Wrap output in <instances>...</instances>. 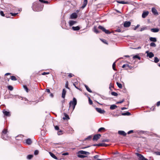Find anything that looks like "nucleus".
I'll list each match as a JSON object with an SVG mask.
<instances>
[{"mask_svg":"<svg viewBox=\"0 0 160 160\" xmlns=\"http://www.w3.org/2000/svg\"><path fill=\"white\" fill-rule=\"evenodd\" d=\"M32 8L34 11L39 12L42 10L43 6L38 2H35L32 3Z\"/></svg>","mask_w":160,"mask_h":160,"instance_id":"nucleus-1","label":"nucleus"},{"mask_svg":"<svg viewBox=\"0 0 160 160\" xmlns=\"http://www.w3.org/2000/svg\"><path fill=\"white\" fill-rule=\"evenodd\" d=\"M77 104V100L75 98H73L72 100L69 103V108L72 107V110L73 111L75 106Z\"/></svg>","mask_w":160,"mask_h":160,"instance_id":"nucleus-2","label":"nucleus"},{"mask_svg":"<svg viewBox=\"0 0 160 160\" xmlns=\"http://www.w3.org/2000/svg\"><path fill=\"white\" fill-rule=\"evenodd\" d=\"M98 28L99 29L101 30L103 32H105L106 34H109L111 33L109 30L106 29L104 27L101 26H99Z\"/></svg>","mask_w":160,"mask_h":160,"instance_id":"nucleus-3","label":"nucleus"},{"mask_svg":"<svg viewBox=\"0 0 160 160\" xmlns=\"http://www.w3.org/2000/svg\"><path fill=\"white\" fill-rule=\"evenodd\" d=\"M95 109L97 112L101 114H103L105 112L104 110H102L101 108H96Z\"/></svg>","mask_w":160,"mask_h":160,"instance_id":"nucleus-4","label":"nucleus"},{"mask_svg":"<svg viewBox=\"0 0 160 160\" xmlns=\"http://www.w3.org/2000/svg\"><path fill=\"white\" fill-rule=\"evenodd\" d=\"M78 154L89 155L90 153L88 152L83 151V150H80L78 152Z\"/></svg>","mask_w":160,"mask_h":160,"instance_id":"nucleus-5","label":"nucleus"},{"mask_svg":"<svg viewBox=\"0 0 160 160\" xmlns=\"http://www.w3.org/2000/svg\"><path fill=\"white\" fill-rule=\"evenodd\" d=\"M101 136V135L100 134H96L94 135L93 138V141H97L100 138Z\"/></svg>","mask_w":160,"mask_h":160,"instance_id":"nucleus-6","label":"nucleus"},{"mask_svg":"<svg viewBox=\"0 0 160 160\" xmlns=\"http://www.w3.org/2000/svg\"><path fill=\"white\" fill-rule=\"evenodd\" d=\"M8 130L6 129H4L2 131L1 133V138H4L5 137H3L4 135L7 134Z\"/></svg>","mask_w":160,"mask_h":160,"instance_id":"nucleus-7","label":"nucleus"},{"mask_svg":"<svg viewBox=\"0 0 160 160\" xmlns=\"http://www.w3.org/2000/svg\"><path fill=\"white\" fill-rule=\"evenodd\" d=\"M131 25V22L129 21H126L123 24L124 27L126 28L130 26Z\"/></svg>","mask_w":160,"mask_h":160,"instance_id":"nucleus-8","label":"nucleus"},{"mask_svg":"<svg viewBox=\"0 0 160 160\" xmlns=\"http://www.w3.org/2000/svg\"><path fill=\"white\" fill-rule=\"evenodd\" d=\"M149 12L148 11H144L142 14V17L143 18H145L148 14Z\"/></svg>","mask_w":160,"mask_h":160,"instance_id":"nucleus-9","label":"nucleus"},{"mask_svg":"<svg viewBox=\"0 0 160 160\" xmlns=\"http://www.w3.org/2000/svg\"><path fill=\"white\" fill-rule=\"evenodd\" d=\"M88 3V0H83V4L82 7H81V8L82 9H84L86 6L87 5Z\"/></svg>","mask_w":160,"mask_h":160,"instance_id":"nucleus-10","label":"nucleus"},{"mask_svg":"<svg viewBox=\"0 0 160 160\" xmlns=\"http://www.w3.org/2000/svg\"><path fill=\"white\" fill-rule=\"evenodd\" d=\"M152 13L155 15H157L158 14L157 10L154 8H152Z\"/></svg>","mask_w":160,"mask_h":160,"instance_id":"nucleus-11","label":"nucleus"},{"mask_svg":"<svg viewBox=\"0 0 160 160\" xmlns=\"http://www.w3.org/2000/svg\"><path fill=\"white\" fill-rule=\"evenodd\" d=\"M77 17V15L76 13H72L70 16V18L71 19H75Z\"/></svg>","mask_w":160,"mask_h":160,"instance_id":"nucleus-12","label":"nucleus"},{"mask_svg":"<svg viewBox=\"0 0 160 160\" xmlns=\"http://www.w3.org/2000/svg\"><path fill=\"white\" fill-rule=\"evenodd\" d=\"M32 142V141L31 139L30 138H28L25 140V143L28 145H31Z\"/></svg>","mask_w":160,"mask_h":160,"instance_id":"nucleus-13","label":"nucleus"},{"mask_svg":"<svg viewBox=\"0 0 160 160\" xmlns=\"http://www.w3.org/2000/svg\"><path fill=\"white\" fill-rule=\"evenodd\" d=\"M3 112L4 115L6 116L9 117L10 116V114L9 112L5 110H3Z\"/></svg>","mask_w":160,"mask_h":160,"instance_id":"nucleus-14","label":"nucleus"},{"mask_svg":"<svg viewBox=\"0 0 160 160\" xmlns=\"http://www.w3.org/2000/svg\"><path fill=\"white\" fill-rule=\"evenodd\" d=\"M76 23V21L73 20H70L69 22V25L70 26L74 25Z\"/></svg>","mask_w":160,"mask_h":160,"instance_id":"nucleus-15","label":"nucleus"},{"mask_svg":"<svg viewBox=\"0 0 160 160\" xmlns=\"http://www.w3.org/2000/svg\"><path fill=\"white\" fill-rule=\"evenodd\" d=\"M118 133L124 136H126L127 134L126 133L123 131H118Z\"/></svg>","mask_w":160,"mask_h":160,"instance_id":"nucleus-16","label":"nucleus"},{"mask_svg":"<svg viewBox=\"0 0 160 160\" xmlns=\"http://www.w3.org/2000/svg\"><path fill=\"white\" fill-rule=\"evenodd\" d=\"M146 52L147 53V56L150 58H151L154 56V54L152 52H148V51H147Z\"/></svg>","mask_w":160,"mask_h":160,"instance_id":"nucleus-17","label":"nucleus"},{"mask_svg":"<svg viewBox=\"0 0 160 160\" xmlns=\"http://www.w3.org/2000/svg\"><path fill=\"white\" fill-rule=\"evenodd\" d=\"M117 2L119 3L122 4H129L130 2H125L123 1H117Z\"/></svg>","mask_w":160,"mask_h":160,"instance_id":"nucleus-18","label":"nucleus"},{"mask_svg":"<svg viewBox=\"0 0 160 160\" xmlns=\"http://www.w3.org/2000/svg\"><path fill=\"white\" fill-rule=\"evenodd\" d=\"M151 32H157L159 31V29L158 28H153L151 29Z\"/></svg>","mask_w":160,"mask_h":160,"instance_id":"nucleus-19","label":"nucleus"},{"mask_svg":"<svg viewBox=\"0 0 160 160\" xmlns=\"http://www.w3.org/2000/svg\"><path fill=\"white\" fill-rule=\"evenodd\" d=\"M66 92V90H65V89H63L62 90V97L63 98H65Z\"/></svg>","mask_w":160,"mask_h":160,"instance_id":"nucleus-20","label":"nucleus"},{"mask_svg":"<svg viewBox=\"0 0 160 160\" xmlns=\"http://www.w3.org/2000/svg\"><path fill=\"white\" fill-rule=\"evenodd\" d=\"M117 107V106L115 104H112L111 105L110 109L111 110H114Z\"/></svg>","mask_w":160,"mask_h":160,"instance_id":"nucleus-21","label":"nucleus"},{"mask_svg":"<svg viewBox=\"0 0 160 160\" xmlns=\"http://www.w3.org/2000/svg\"><path fill=\"white\" fill-rule=\"evenodd\" d=\"M49 153L50 155L51 156V157H52V158H54L55 159H57L58 158L56 156H55V155L53 154L51 152H49Z\"/></svg>","mask_w":160,"mask_h":160,"instance_id":"nucleus-22","label":"nucleus"},{"mask_svg":"<svg viewBox=\"0 0 160 160\" xmlns=\"http://www.w3.org/2000/svg\"><path fill=\"white\" fill-rule=\"evenodd\" d=\"M72 29L74 31H78L80 29V28L78 26H77L76 27H72Z\"/></svg>","mask_w":160,"mask_h":160,"instance_id":"nucleus-23","label":"nucleus"},{"mask_svg":"<svg viewBox=\"0 0 160 160\" xmlns=\"http://www.w3.org/2000/svg\"><path fill=\"white\" fill-rule=\"evenodd\" d=\"M121 114L123 116H129L131 115V113L128 112H127L125 113H122Z\"/></svg>","mask_w":160,"mask_h":160,"instance_id":"nucleus-24","label":"nucleus"},{"mask_svg":"<svg viewBox=\"0 0 160 160\" xmlns=\"http://www.w3.org/2000/svg\"><path fill=\"white\" fill-rule=\"evenodd\" d=\"M64 114L65 117L63 118V120L69 119V116L67 114H66L65 113H64Z\"/></svg>","mask_w":160,"mask_h":160,"instance_id":"nucleus-25","label":"nucleus"},{"mask_svg":"<svg viewBox=\"0 0 160 160\" xmlns=\"http://www.w3.org/2000/svg\"><path fill=\"white\" fill-rule=\"evenodd\" d=\"M149 40L151 42H156L157 41V39L155 38L151 37L149 38Z\"/></svg>","mask_w":160,"mask_h":160,"instance_id":"nucleus-26","label":"nucleus"},{"mask_svg":"<svg viewBox=\"0 0 160 160\" xmlns=\"http://www.w3.org/2000/svg\"><path fill=\"white\" fill-rule=\"evenodd\" d=\"M98 146H107L108 145L105 143H100L97 145Z\"/></svg>","mask_w":160,"mask_h":160,"instance_id":"nucleus-27","label":"nucleus"},{"mask_svg":"<svg viewBox=\"0 0 160 160\" xmlns=\"http://www.w3.org/2000/svg\"><path fill=\"white\" fill-rule=\"evenodd\" d=\"M93 31L94 32L97 34L98 33L100 32L97 29L96 27H94Z\"/></svg>","mask_w":160,"mask_h":160,"instance_id":"nucleus-28","label":"nucleus"},{"mask_svg":"<svg viewBox=\"0 0 160 160\" xmlns=\"http://www.w3.org/2000/svg\"><path fill=\"white\" fill-rule=\"evenodd\" d=\"M78 157L81 158H83L86 157V156L82 155V154H78Z\"/></svg>","mask_w":160,"mask_h":160,"instance_id":"nucleus-29","label":"nucleus"},{"mask_svg":"<svg viewBox=\"0 0 160 160\" xmlns=\"http://www.w3.org/2000/svg\"><path fill=\"white\" fill-rule=\"evenodd\" d=\"M85 87L87 90L89 92H92L91 90L89 88V87L86 85H85Z\"/></svg>","mask_w":160,"mask_h":160,"instance_id":"nucleus-30","label":"nucleus"},{"mask_svg":"<svg viewBox=\"0 0 160 160\" xmlns=\"http://www.w3.org/2000/svg\"><path fill=\"white\" fill-rule=\"evenodd\" d=\"M133 59H135L136 58H138L139 60H140V57L138 55H135L133 57Z\"/></svg>","mask_w":160,"mask_h":160,"instance_id":"nucleus-31","label":"nucleus"},{"mask_svg":"<svg viewBox=\"0 0 160 160\" xmlns=\"http://www.w3.org/2000/svg\"><path fill=\"white\" fill-rule=\"evenodd\" d=\"M63 131L62 130L59 129L58 130V135H62L63 134Z\"/></svg>","mask_w":160,"mask_h":160,"instance_id":"nucleus-32","label":"nucleus"},{"mask_svg":"<svg viewBox=\"0 0 160 160\" xmlns=\"http://www.w3.org/2000/svg\"><path fill=\"white\" fill-rule=\"evenodd\" d=\"M105 130V129L104 128L102 127L99 128L98 130L99 132H101L102 131H104Z\"/></svg>","mask_w":160,"mask_h":160,"instance_id":"nucleus-33","label":"nucleus"},{"mask_svg":"<svg viewBox=\"0 0 160 160\" xmlns=\"http://www.w3.org/2000/svg\"><path fill=\"white\" fill-rule=\"evenodd\" d=\"M99 157V155H97L94 156L93 157V158L95 159H97V160H102L101 159H98V158Z\"/></svg>","mask_w":160,"mask_h":160,"instance_id":"nucleus-34","label":"nucleus"},{"mask_svg":"<svg viewBox=\"0 0 160 160\" xmlns=\"http://www.w3.org/2000/svg\"><path fill=\"white\" fill-rule=\"evenodd\" d=\"M117 84L118 87L120 88H122V86L121 84L119 83L118 82H117Z\"/></svg>","mask_w":160,"mask_h":160,"instance_id":"nucleus-35","label":"nucleus"},{"mask_svg":"<svg viewBox=\"0 0 160 160\" xmlns=\"http://www.w3.org/2000/svg\"><path fill=\"white\" fill-rule=\"evenodd\" d=\"M33 156L31 154H29L27 156V158L28 159H30L31 158H32Z\"/></svg>","mask_w":160,"mask_h":160,"instance_id":"nucleus-36","label":"nucleus"},{"mask_svg":"<svg viewBox=\"0 0 160 160\" xmlns=\"http://www.w3.org/2000/svg\"><path fill=\"white\" fill-rule=\"evenodd\" d=\"M3 137H5L4 138H2L4 140H7L8 138V134H6L4 135H3Z\"/></svg>","mask_w":160,"mask_h":160,"instance_id":"nucleus-37","label":"nucleus"},{"mask_svg":"<svg viewBox=\"0 0 160 160\" xmlns=\"http://www.w3.org/2000/svg\"><path fill=\"white\" fill-rule=\"evenodd\" d=\"M11 79L13 81H16L17 80L16 77L13 76H12L11 77Z\"/></svg>","mask_w":160,"mask_h":160,"instance_id":"nucleus-38","label":"nucleus"},{"mask_svg":"<svg viewBox=\"0 0 160 160\" xmlns=\"http://www.w3.org/2000/svg\"><path fill=\"white\" fill-rule=\"evenodd\" d=\"M23 88H24V89L26 90V91L27 92H28V87H27V86L26 85H23Z\"/></svg>","mask_w":160,"mask_h":160,"instance_id":"nucleus-39","label":"nucleus"},{"mask_svg":"<svg viewBox=\"0 0 160 160\" xmlns=\"http://www.w3.org/2000/svg\"><path fill=\"white\" fill-rule=\"evenodd\" d=\"M141 160H148L147 158H145L143 157V156L141 154Z\"/></svg>","mask_w":160,"mask_h":160,"instance_id":"nucleus-40","label":"nucleus"},{"mask_svg":"<svg viewBox=\"0 0 160 160\" xmlns=\"http://www.w3.org/2000/svg\"><path fill=\"white\" fill-rule=\"evenodd\" d=\"M111 94L112 95L114 96H117L118 95V93L115 92H112L111 93Z\"/></svg>","mask_w":160,"mask_h":160,"instance_id":"nucleus-41","label":"nucleus"},{"mask_svg":"<svg viewBox=\"0 0 160 160\" xmlns=\"http://www.w3.org/2000/svg\"><path fill=\"white\" fill-rule=\"evenodd\" d=\"M150 46L151 47H155L156 46V44L154 42H151L150 44Z\"/></svg>","mask_w":160,"mask_h":160,"instance_id":"nucleus-42","label":"nucleus"},{"mask_svg":"<svg viewBox=\"0 0 160 160\" xmlns=\"http://www.w3.org/2000/svg\"><path fill=\"white\" fill-rule=\"evenodd\" d=\"M159 61V59L157 57H154V62L156 63H157Z\"/></svg>","mask_w":160,"mask_h":160,"instance_id":"nucleus-43","label":"nucleus"},{"mask_svg":"<svg viewBox=\"0 0 160 160\" xmlns=\"http://www.w3.org/2000/svg\"><path fill=\"white\" fill-rule=\"evenodd\" d=\"M8 88L9 90L12 91L13 90V88L12 86L9 85L8 86Z\"/></svg>","mask_w":160,"mask_h":160,"instance_id":"nucleus-44","label":"nucleus"},{"mask_svg":"<svg viewBox=\"0 0 160 160\" xmlns=\"http://www.w3.org/2000/svg\"><path fill=\"white\" fill-rule=\"evenodd\" d=\"M148 28L146 27H144L141 28V31H143L147 29Z\"/></svg>","mask_w":160,"mask_h":160,"instance_id":"nucleus-45","label":"nucleus"},{"mask_svg":"<svg viewBox=\"0 0 160 160\" xmlns=\"http://www.w3.org/2000/svg\"><path fill=\"white\" fill-rule=\"evenodd\" d=\"M115 65H116L115 62L113 63L112 66L113 69L115 71H116V69H115Z\"/></svg>","mask_w":160,"mask_h":160,"instance_id":"nucleus-46","label":"nucleus"},{"mask_svg":"<svg viewBox=\"0 0 160 160\" xmlns=\"http://www.w3.org/2000/svg\"><path fill=\"white\" fill-rule=\"evenodd\" d=\"M14 97L16 98H18V99H20V98H22L21 99L22 100H23V98H22L20 96H19L15 95Z\"/></svg>","mask_w":160,"mask_h":160,"instance_id":"nucleus-47","label":"nucleus"},{"mask_svg":"<svg viewBox=\"0 0 160 160\" xmlns=\"http://www.w3.org/2000/svg\"><path fill=\"white\" fill-rule=\"evenodd\" d=\"M88 101L90 105H92V102L89 97L88 98Z\"/></svg>","mask_w":160,"mask_h":160,"instance_id":"nucleus-48","label":"nucleus"},{"mask_svg":"<svg viewBox=\"0 0 160 160\" xmlns=\"http://www.w3.org/2000/svg\"><path fill=\"white\" fill-rule=\"evenodd\" d=\"M135 154L138 157V160H140V154L139 153L137 152L135 153Z\"/></svg>","mask_w":160,"mask_h":160,"instance_id":"nucleus-49","label":"nucleus"},{"mask_svg":"<svg viewBox=\"0 0 160 160\" xmlns=\"http://www.w3.org/2000/svg\"><path fill=\"white\" fill-rule=\"evenodd\" d=\"M100 40L104 43L108 44V43H107V41L104 39H100Z\"/></svg>","mask_w":160,"mask_h":160,"instance_id":"nucleus-50","label":"nucleus"},{"mask_svg":"<svg viewBox=\"0 0 160 160\" xmlns=\"http://www.w3.org/2000/svg\"><path fill=\"white\" fill-rule=\"evenodd\" d=\"M10 14H11L12 16H15L16 15H17V14H18V13H12V12H10Z\"/></svg>","mask_w":160,"mask_h":160,"instance_id":"nucleus-51","label":"nucleus"},{"mask_svg":"<svg viewBox=\"0 0 160 160\" xmlns=\"http://www.w3.org/2000/svg\"><path fill=\"white\" fill-rule=\"evenodd\" d=\"M0 14L2 16L4 17L5 16V14H4V12L2 11H1L0 12Z\"/></svg>","mask_w":160,"mask_h":160,"instance_id":"nucleus-52","label":"nucleus"},{"mask_svg":"<svg viewBox=\"0 0 160 160\" xmlns=\"http://www.w3.org/2000/svg\"><path fill=\"white\" fill-rule=\"evenodd\" d=\"M101 97L103 99H105L106 100L107 99V98L105 96H104L102 95H101Z\"/></svg>","mask_w":160,"mask_h":160,"instance_id":"nucleus-53","label":"nucleus"},{"mask_svg":"<svg viewBox=\"0 0 160 160\" xmlns=\"http://www.w3.org/2000/svg\"><path fill=\"white\" fill-rule=\"evenodd\" d=\"M38 150H36L35 151H34V154L35 155H37L38 154Z\"/></svg>","mask_w":160,"mask_h":160,"instance_id":"nucleus-54","label":"nucleus"},{"mask_svg":"<svg viewBox=\"0 0 160 160\" xmlns=\"http://www.w3.org/2000/svg\"><path fill=\"white\" fill-rule=\"evenodd\" d=\"M65 87L69 89V88L68 87V81H67L66 82V83L65 84Z\"/></svg>","mask_w":160,"mask_h":160,"instance_id":"nucleus-55","label":"nucleus"},{"mask_svg":"<svg viewBox=\"0 0 160 160\" xmlns=\"http://www.w3.org/2000/svg\"><path fill=\"white\" fill-rule=\"evenodd\" d=\"M55 129L56 130H59V128L58 126H56L54 127Z\"/></svg>","mask_w":160,"mask_h":160,"instance_id":"nucleus-56","label":"nucleus"},{"mask_svg":"<svg viewBox=\"0 0 160 160\" xmlns=\"http://www.w3.org/2000/svg\"><path fill=\"white\" fill-rule=\"evenodd\" d=\"M133 132V130H130L127 133L128 134H130L131 133H132Z\"/></svg>","mask_w":160,"mask_h":160,"instance_id":"nucleus-57","label":"nucleus"},{"mask_svg":"<svg viewBox=\"0 0 160 160\" xmlns=\"http://www.w3.org/2000/svg\"><path fill=\"white\" fill-rule=\"evenodd\" d=\"M74 76V75L73 74H72L71 73H70L68 74V76L69 78H71L73 76Z\"/></svg>","mask_w":160,"mask_h":160,"instance_id":"nucleus-58","label":"nucleus"},{"mask_svg":"<svg viewBox=\"0 0 160 160\" xmlns=\"http://www.w3.org/2000/svg\"><path fill=\"white\" fill-rule=\"evenodd\" d=\"M109 141V139H103L102 140V142H108Z\"/></svg>","mask_w":160,"mask_h":160,"instance_id":"nucleus-59","label":"nucleus"},{"mask_svg":"<svg viewBox=\"0 0 160 160\" xmlns=\"http://www.w3.org/2000/svg\"><path fill=\"white\" fill-rule=\"evenodd\" d=\"M69 153L68 152H64V153H63L62 155H64V156H65V155H68Z\"/></svg>","mask_w":160,"mask_h":160,"instance_id":"nucleus-60","label":"nucleus"},{"mask_svg":"<svg viewBox=\"0 0 160 160\" xmlns=\"http://www.w3.org/2000/svg\"><path fill=\"white\" fill-rule=\"evenodd\" d=\"M124 101V100L123 99L122 100L117 102L116 103H122Z\"/></svg>","mask_w":160,"mask_h":160,"instance_id":"nucleus-61","label":"nucleus"},{"mask_svg":"<svg viewBox=\"0 0 160 160\" xmlns=\"http://www.w3.org/2000/svg\"><path fill=\"white\" fill-rule=\"evenodd\" d=\"M115 31L117 32H121V30L120 29H118L115 30Z\"/></svg>","mask_w":160,"mask_h":160,"instance_id":"nucleus-62","label":"nucleus"},{"mask_svg":"<svg viewBox=\"0 0 160 160\" xmlns=\"http://www.w3.org/2000/svg\"><path fill=\"white\" fill-rule=\"evenodd\" d=\"M91 138L92 136H89L86 138V139L89 140Z\"/></svg>","mask_w":160,"mask_h":160,"instance_id":"nucleus-63","label":"nucleus"},{"mask_svg":"<svg viewBox=\"0 0 160 160\" xmlns=\"http://www.w3.org/2000/svg\"><path fill=\"white\" fill-rule=\"evenodd\" d=\"M157 155H160V152H155Z\"/></svg>","mask_w":160,"mask_h":160,"instance_id":"nucleus-64","label":"nucleus"}]
</instances>
